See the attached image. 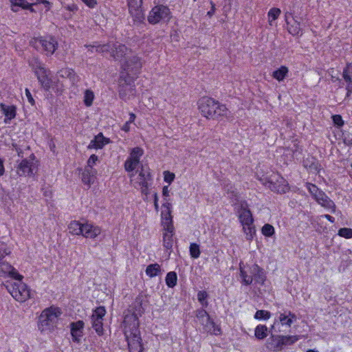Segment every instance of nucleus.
<instances>
[{"label": "nucleus", "mask_w": 352, "mask_h": 352, "mask_svg": "<svg viewBox=\"0 0 352 352\" xmlns=\"http://www.w3.org/2000/svg\"><path fill=\"white\" fill-rule=\"evenodd\" d=\"M228 194L229 198L232 200V206L238 213L240 223L242 226H250L254 223L252 214L249 209V206L245 200H239L238 192L235 190L232 184H229L224 186Z\"/></svg>", "instance_id": "nucleus-1"}, {"label": "nucleus", "mask_w": 352, "mask_h": 352, "mask_svg": "<svg viewBox=\"0 0 352 352\" xmlns=\"http://www.w3.org/2000/svg\"><path fill=\"white\" fill-rule=\"evenodd\" d=\"M199 109L202 116L208 119H219L227 117L229 113L225 104L210 97H204L199 101Z\"/></svg>", "instance_id": "nucleus-2"}, {"label": "nucleus", "mask_w": 352, "mask_h": 352, "mask_svg": "<svg viewBox=\"0 0 352 352\" xmlns=\"http://www.w3.org/2000/svg\"><path fill=\"white\" fill-rule=\"evenodd\" d=\"M241 283L242 285L248 286L251 284H258L263 285L266 280L265 271L257 264L245 267L242 262L239 264Z\"/></svg>", "instance_id": "nucleus-3"}, {"label": "nucleus", "mask_w": 352, "mask_h": 352, "mask_svg": "<svg viewBox=\"0 0 352 352\" xmlns=\"http://www.w3.org/2000/svg\"><path fill=\"white\" fill-rule=\"evenodd\" d=\"M96 47V52L102 54H109L110 58L114 60H119L131 52L125 45L118 41H109L105 44L96 43L92 46Z\"/></svg>", "instance_id": "nucleus-4"}, {"label": "nucleus", "mask_w": 352, "mask_h": 352, "mask_svg": "<svg viewBox=\"0 0 352 352\" xmlns=\"http://www.w3.org/2000/svg\"><path fill=\"white\" fill-rule=\"evenodd\" d=\"M61 314L62 311L58 307H50L43 310L38 318V329L41 332L54 329Z\"/></svg>", "instance_id": "nucleus-5"}, {"label": "nucleus", "mask_w": 352, "mask_h": 352, "mask_svg": "<svg viewBox=\"0 0 352 352\" xmlns=\"http://www.w3.org/2000/svg\"><path fill=\"white\" fill-rule=\"evenodd\" d=\"M270 336L266 342L267 348L274 352H278L286 346L292 345L299 340L298 336H280L270 329Z\"/></svg>", "instance_id": "nucleus-6"}, {"label": "nucleus", "mask_w": 352, "mask_h": 352, "mask_svg": "<svg viewBox=\"0 0 352 352\" xmlns=\"http://www.w3.org/2000/svg\"><path fill=\"white\" fill-rule=\"evenodd\" d=\"M30 45L38 51H41L47 56L52 55L58 48V41L52 36L34 38Z\"/></svg>", "instance_id": "nucleus-7"}, {"label": "nucleus", "mask_w": 352, "mask_h": 352, "mask_svg": "<svg viewBox=\"0 0 352 352\" xmlns=\"http://www.w3.org/2000/svg\"><path fill=\"white\" fill-rule=\"evenodd\" d=\"M7 289L12 296L19 302H25L32 298L31 289L21 280L7 286Z\"/></svg>", "instance_id": "nucleus-8"}, {"label": "nucleus", "mask_w": 352, "mask_h": 352, "mask_svg": "<svg viewBox=\"0 0 352 352\" xmlns=\"http://www.w3.org/2000/svg\"><path fill=\"white\" fill-rule=\"evenodd\" d=\"M142 64L140 58L137 56H132L127 58L122 64L121 74L127 78L133 80L140 73Z\"/></svg>", "instance_id": "nucleus-9"}, {"label": "nucleus", "mask_w": 352, "mask_h": 352, "mask_svg": "<svg viewBox=\"0 0 352 352\" xmlns=\"http://www.w3.org/2000/svg\"><path fill=\"white\" fill-rule=\"evenodd\" d=\"M171 18V12L169 8L162 4L154 6L149 12L148 21L155 25L160 21H168Z\"/></svg>", "instance_id": "nucleus-10"}, {"label": "nucleus", "mask_w": 352, "mask_h": 352, "mask_svg": "<svg viewBox=\"0 0 352 352\" xmlns=\"http://www.w3.org/2000/svg\"><path fill=\"white\" fill-rule=\"evenodd\" d=\"M38 170V161L35 155L31 154L28 158L23 159L17 166V174L22 177L34 175Z\"/></svg>", "instance_id": "nucleus-11"}, {"label": "nucleus", "mask_w": 352, "mask_h": 352, "mask_svg": "<svg viewBox=\"0 0 352 352\" xmlns=\"http://www.w3.org/2000/svg\"><path fill=\"white\" fill-rule=\"evenodd\" d=\"M267 187L273 192L285 194L289 190L287 181L280 175H271L266 182Z\"/></svg>", "instance_id": "nucleus-12"}, {"label": "nucleus", "mask_w": 352, "mask_h": 352, "mask_svg": "<svg viewBox=\"0 0 352 352\" xmlns=\"http://www.w3.org/2000/svg\"><path fill=\"white\" fill-rule=\"evenodd\" d=\"M105 314V307L99 306L93 310L92 315L91 316V327L99 336L104 334L103 320Z\"/></svg>", "instance_id": "nucleus-13"}, {"label": "nucleus", "mask_w": 352, "mask_h": 352, "mask_svg": "<svg viewBox=\"0 0 352 352\" xmlns=\"http://www.w3.org/2000/svg\"><path fill=\"white\" fill-rule=\"evenodd\" d=\"M124 336L129 352H143L144 346L140 329H135L134 332H124Z\"/></svg>", "instance_id": "nucleus-14"}, {"label": "nucleus", "mask_w": 352, "mask_h": 352, "mask_svg": "<svg viewBox=\"0 0 352 352\" xmlns=\"http://www.w3.org/2000/svg\"><path fill=\"white\" fill-rule=\"evenodd\" d=\"M297 320L295 314L289 310H284L283 313H280L277 318L274 319V324L272 325V331L275 333H280V330L277 329V325H285L287 327H291L294 321Z\"/></svg>", "instance_id": "nucleus-15"}, {"label": "nucleus", "mask_w": 352, "mask_h": 352, "mask_svg": "<svg viewBox=\"0 0 352 352\" xmlns=\"http://www.w3.org/2000/svg\"><path fill=\"white\" fill-rule=\"evenodd\" d=\"M131 81H133L131 78L124 76L123 73L120 74L118 93L120 98L124 100L128 99L130 95L134 94V85H131Z\"/></svg>", "instance_id": "nucleus-16"}, {"label": "nucleus", "mask_w": 352, "mask_h": 352, "mask_svg": "<svg viewBox=\"0 0 352 352\" xmlns=\"http://www.w3.org/2000/svg\"><path fill=\"white\" fill-rule=\"evenodd\" d=\"M35 74L42 87L45 91H50L53 87V82L50 78V71L43 67L41 64L35 69Z\"/></svg>", "instance_id": "nucleus-17"}, {"label": "nucleus", "mask_w": 352, "mask_h": 352, "mask_svg": "<svg viewBox=\"0 0 352 352\" xmlns=\"http://www.w3.org/2000/svg\"><path fill=\"white\" fill-rule=\"evenodd\" d=\"M142 1L143 0H127L129 13L135 21L141 22L144 19Z\"/></svg>", "instance_id": "nucleus-18"}, {"label": "nucleus", "mask_w": 352, "mask_h": 352, "mask_svg": "<svg viewBox=\"0 0 352 352\" xmlns=\"http://www.w3.org/2000/svg\"><path fill=\"white\" fill-rule=\"evenodd\" d=\"M139 318L140 316L133 312H128L125 314L123 322L125 327L124 332H134L135 329H139Z\"/></svg>", "instance_id": "nucleus-19"}, {"label": "nucleus", "mask_w": 352, "mask_h": 352, "mask_svg": "<svg viewBox=\"0 0 352 352\" xmlns=\"http://www.w3.org/2000/svg\"><path fill=\"white\" fill-rule=\"evenodd\" d=\"M85 323L82 320H78L70 323V332L74 342L80 343L83 336Z\"/></svg>", "instance_id": "nucleus-20"}, {"label": "nucleus", "mask_w": 352, "mask_h": 352, "mask_svg": "<svg viewBox=\"0 0 352 352\" xmlns=\"http://www.w3.org/2000/svg\"><path fill=\"white\" fill-rule=\"evenodd\" d=\"M82 228V235L85 238L96 239L102 232L100 227L89 222H85Z\"/></svg>", "instance_id": "nucleus-21"}, {"label": "nucleus", "mask_w": 352, "mask_h": 352, "mask_svg": "<svg viewBox=\"0 0 352 352\" xmlns=\"http://www.w3.org/2000/svg\"><path fill=\"white\" fill-rule=\"evenodd\" d=\"M111 140L108 138H105L102 133H99L95 135L94 138L91 140L87 146L88 149H102L105 145L109 144Z\"/></svg>", "instance_id": "nucleus-22"}, {"label": "nucleus", "mask_w": 352, "mask_h": 352, "mask_svg": "<svg viewBox=\"0 0 352 352\" xmlns=\"http://www.w3.org/2000/svg\"><path fill=\"white\" fill-rule=\"evenodd\" d=\"M0 273L3 274H8L10 276L13 277L19 280H21L23 278V276L17 272L16 269L12 265L3 260L0 261Z\"/></svg>", "instance_id": "nucleus-23"}, {"label": "nucleus", "mask_w": 352, "mask_h": 352, "mask_svg": "<svg viewBox=\"0 0 352 352\" xmlns=\"http://www.w3.org/2000/svg\"><path fill=\"white\" fill-rule=\"evenodd\" d=\"M144 302V296L142 294H139L133 302V303L130 305L129 308L127 310V312H133L138 315V316L141 317L142 314L144 313V308L143 307Z\"/></svg>", "instance_id": "nucleus-24"}, {"label": "nucleus", "mask_w": 352, "mask_h": 352, "mask_svg": "<svg viewBox=\"0 0 352 352\" xmlns=\"http://www.w3.org/2000/svg\"><path fill=\"white\" fill-rule=\"evenodd\" d=\"M314 199L322 206L331 209L332 212H335L336 204L323 191L318 192V195L314 197Z\"/></svg>", "instance_id": "nucleus-25"}, {"label": "nucleus", "mask_w": 352, "mask_h": 352, "mask_svg": "<svg viewBox=\"0 0 352 352\" xmlns=\"http://www.w3.org/2000/svg\"><path fill=\"white\" fill-rule=\"evenodd\" d=\"M0 109L5 116L4 122L10 124V121L16 117V107L14 105H7L4 103H0Z\"/></svg>", "instance_id": "nucleus-26"}, {"label": "nucleus", "mask_w": 352, "mask_h": 352, "mask_svg": "<svg viewBox=\"0 0 352 352\" xmlns=\"http://www.w3.org/2000/svg\"><path fill=\"white\" fill-rule=\"evenodd\" d=\"M175 234L174 227H164L163 228V246L167 250H171L173 245V236Z\"/></svg>", "instance_id": "nucleus-27"}, {"label": "nucleus", "mask_w": 352, "mask_h": 352, "mask_svg": "<svg viewBox=\"0 0 352 352\" xmlns=\"http://www.w3.org/2000/svg\"><path fill=\"white\" fill-rule=\"evenodd\" d=\"M289 16H292V13L287 12L285 14V21L287 24L288 25V32L289 34H292L293 36H301L302 34V30L300 28V23L297 21L296 20L294 19V23L292 24H290L289 21Z\"/></svg>", "instance_id": "nucleus-28"}, {"label": "nucleus", "mask_w": 352, "mask_h": 352, "mask_svg": "<svg viewBox=\"0 0 352 352\" xmlns=\"http://www.w3.org/2000/svg\"><path fill=\"white\" fill-rule=\"evenodd\" d=\"M97 170L94 168H85L82 173V182L90 186L95 182Z\"/></svg>", "instance_id": "nucleus-29"}, {"label": "nucleus", "mask_w": 352, "mask_h": 352, "mask_svg": "<svg viewBox=\"0 0 352 352\" xmlns=\"http://www.w3.org/2000/svg\"><path fill=\"white\" fill-rule=\"evenodd\" d=\"M12 4V10L14 12L19 11V8H22L25 10H29L34 12L32 4L29 3L26 0H10Z\"/></svg>", "instance_id": "nucleus-30"}, {"label": "nucleus", "mask_w": 352, "mask_h": 352, "mask_svg": "<svg viewBox=\"0 0 352 352\" xmlns=\"http://www.w3.org/2000/svg\"><path fill=\"white\" fill-rule=\"evenodd\" d=\"M303 165L311 172L319 173L320 165L318 161L314 157L307 158L303 161Z\"/></svg>", "instance_id": "nucleus-31"}, {"label": "nucleus", "mask_w": 352, "mask_h": 352, "mask_svg": "<svg viewBox=\"0 0 352 352\" xmlns=\"http://www.w3.org/2000/svg\"><path fill=\"white\" fill-rule=\"evenodd\" d=\"M204 329L206 332L212 335L219 336L221 334V327L217 325L212 318L205 323Z\"/></svg>", "instance_id": "nucleus-32"}, {"label": "nucleus", "mask_w": 352, "mask_h": 352, "mask_svg": "<svg viewBox=\"0 0 352 352\" xmlns=\"http://www.w3.org/2000/svg\"><path fill=\"white\" fill-rule=\"evenodd\" d=\"M171 212V210L169 209H162L161 212L162 224L163 227H167V229H168V227L170 228L171 227H174Z\"/></svg>", "instance_id": "nucleus-33"}, {"label": "nucleus", "mask_w": 352, "mask_h": 352, "mask_svg": "<svg viewBox=\"0 0 352 352\" xmlns=\"http://www.w3.org/2000/svg\"><path fill=\"white\" fill-rule=\"evenodd\" d=\"M84 223L78 221H72L68 226L69 232L73 235H82Z\"/></svg>", "instance_id": "nucleus-34"}, {"label": "nucleus", "mask_w": 352, "mask_h": 352, "mask_svg": "<svg viewBox=\"0 0 352 352\" xmlns=\"http://www.w3.org/2000/svg\"><path fill=\"white\" fill-rule=\"evenodd\" d=\"M146 274L153 278L162 274L161 266L158 263L150 264L146 267Z\"/></svg>", "instance_id": "nucleus-35"}, {"label": "nucleus", "mask_w": 352, "mask_h": 352, "mask_svg": "<svg viewBox=\"0 0 352 352\" xmlns=\"http://www.w3.org/2000/svg\"><path fill=\"white\" fill-rule=\"evenodd\" d=\"M270 333V330L265 324H258L254 329V336L258 340L265 339Z\"/></svg>", "instance_id": "nucleus-36"}, {"label": "nucleus", "mask_w": 352, "mask_h": 352, "mask_svg": "<svg viewBox=\"0 0 352 352\" xmlns=\"http://www.w3.org/2000/svg\"><path fill=\"white\" fill-rule=\"evenodd\" d=\"M342 78L346 82V89L352 90V72L351 69H348V63L343 69Z\"/></svg>", "instance_id": "nucleus-37"}, {"label": "nucleus", "mask_w": 352, "mask_h": 352, "mask_svg": "<svg viewBox=\"0 0 352 352\" xmlns=\"http://www.w3.org/2000/svg\"><path fill=\"white\" fill-rule=\"evenodd\" d=\"M288 72L289 69L286 66H281L276 70L274 71L272 76L274 78L280 82L285 78Z\"/></svg>", "instance_id": "nucleus-38"}, {"label": "nucleus", "mask_w": 352, "mask_h": 352, "mask_svg": "<svg viewBox=\"0 0 352 352\" xmlns=\"http://www.w3.org/2000/svg\"><path fill=\"white\" fill-rule=\"evenodd\" d=\"M195 316L203 326L211 318L208 312L203 308L197 309L195 311Z\"/></svg>", "instance_id": "nucleus-39"}, {"label": "nucleus", "mask_w": 352, "mask_h": 352, "mask_svg": "<svg viewBox=\"0 0 352 352\" xmlns=\"http://www.w3.org/2000/svg\"><path fill=\"white\" fill-rule=\"evenodd\" d=\"M143 155L144 150L139 146H136L131 150L129 158L140 164V158Z\"/></svg>", "instance_id": "nucleus-40"}, {"label": "nucleus", "mask_w": 352, "mask_h": 352, "mask_svg": "<svg viewBox=\"0 0 352 352\" xmlns=\"http://www.w3.org/2000/svg\"><path fill=\"white\" fill-rule=\"evenodd\" d=\"M165 281L166 285L169 288H173L175 286H176L177 283V275L175 272H169L167 273Z\"/></svg>", "instance_id": "nucleus-41"}, {"label": "nucleus", "mask_w": 352, "mask_h": 352, "mask_svg": "<svg viewBox=\"0 0 352 352\" xmlns=\"http://www.w3.org/2000/svg\"><path fill=\"white\" fill-rule=\"evenodd\" d=\"M243 230L245 234V238L248 241H252L256 235V229L254 223L250 226L243 225Z\"/></svg>", "instance_id": "nucleus-42"}, {"label": "nucleus", "mask_w": 352, "mask_h": 352, "mask_svg": "<svg viewBox=\"0 0 352 352\" xmlns=\"http://www.w3.org/2000/svg\"><path fill=\"white\" fill-rule=\"evenodd\" d=\"M208 297L209 296L206 291H199L197 293V300L201 305L202 307L206 308L208 306Z\"/></svg>", "instance_id": "nucleus-43"}, {"label": "nucleus", "mask_w": 352, "mask_h": 352, "mask_svg": "<svg viewBox=\"0 0 352 352\" xmlns=\"http://www.w3.org/2000/svg\"><path fill=\"white\" fill-rule=\"evenodd\" d=\"M95 96L94 92L90 89H86L84 94V103L87 107H91L93 104Z\"/></svg>", "instance_id": "nucleus-44"}, {"label": "nucleus", "mask_w": 352, "mask_h": 352, "mask_svg": "<svg viewBox=\"0 0 352 352\" xmlns=\"http://www.w3.org/2000/svg\"><path fill=\"white\" fill-rule=\"evenodd\" d=\"M190 255L193 258H197L200 256L201 251L199 245L196 243H192L189 247Z\"/></svg>", "instance_id": "nucleus-45"}, {"label": "nucleus", "mask_w": 352, "mask_h": 352, "mask_svg": "<svg viewBox=\"0 0 352 352\" xmlns=\"http://www.w3.org/2000/svg\"><path fill=\"white\" fill-rule=\"evenodd\" d=\"M272 314L267 310H258L254 314V318L256 320H267L270 318Z\"/></svg>", "instance_id": "nucleus-46"}, {"label": "nucleus", "mask_w": 352, "mask_h": 352, "mask_svg": "<svg viewBox=\"0 0 352 352\" xmlns=\"http://www.w3.org/2000/svg\"><path fill=\"white\" fill-rule=\"evenodd\" d=\"M140 177V185H142V182L148 183L149 181L151 180V175L149 171L145 170L143 168H142L141 170L139 173Z\"/></svg>", "instance_id": "nucleus-47"}, {"label": "nucleus", "mask_w": 352, "mask_h": 352, "mask_svg": "<svg viewBox=\"0 0 352 352\" xmlns=\"http://www.w3.org/2000/svg\"><path fill=\"white\" fill-rule=\"evenodd\" d=\"M10 253L11 250L8 245L3 241H0V261L3 260L6 256L10 255Z\"/></svg>", "instance_id": "nucleus-48"}, {"label": "nucleus", "mask_w": 352, "mask_h": 352, "mask_svg": "<svg viewBox=\"0 0 352 352\" xmlns=\"http://www.w3.org/2000/svg\"><path fill=\"white\" fill-rule=\"evenodd\" d=\"M139 165V164L135 161H133L130 158H127L124 162V169L126 172L133 171Z\"/></svg>", "instance_id": "nucleus-49"}, {"label": "nucleus", "mask_w": 352, "mask_h": 352, "mask_svg": "<svg viewBox=\"0 0 352 352\" xmlns=\"http://www.w3.org/2000/svg\"><path fill=\"white\" fill-rule=\"evenodd\" d=\"M261 232L264 236L267 237L272 236L275 232L274 228L269 223H266L263 226Z\"/></svg>", "instance_id": "nucleus-50"}, {"label": "nucleus", "mask_w": 352, "mask_h": 352, "mask_svg": "<svg viewBox=\"0 0 352 352\" xmlns=\"http://www.w3.org/2000/svg\"><path fill=\"white\" fill-rule=\"evenodd\" d=\"M338 234L340 236L344 237L345 239H351L352 238V229L349 228H342L338 230Z\"/></svg>", "instance_id": "nucleus-51"}, {"label": "nucleus", "mask_w": 352, "mask_h": 352, "mask_svg": "<svg viewBox=\"0 0 352 352\" xmlns=\"http://www.w3.org/2000/svg\"><path fill=\"white\" fill-rule=\"evenodd\" d=\"M280 14V10L279 8H273L268 12L269 21L271 23L272 21L276 20Z\"/></svg>", "instance_id": "nucleus-52"}, {"label": "nucleus", "mask_w": 352, "mask_h": 352, "mask_svg": "<svg viewBox=\"0 0 352 352\" xmlns=\"http://www.w3.org/2000/svg\"><path fill=\"white\" fill-rule=\"evenodd\" d=\"M306 187L308 190V191L310 192L311 196L314 198L318 195V192H320L321 190H320L316 185L311 184V183H307Z\"/></svg>", "instance_id": "nucleus-53"}, {"label": "nucleus", "mask_w": 352, "mask_h": 352, "mask_svg": "<svg viewBox=\"0 0 352 352\" xmlns=\"http://www.w3.org/2000/svg\"><path fill=\"white\" fill-rule=\"evenodd\" d=\"M98 161V157L95 154H92L88 159L87 166L85 168H94V166L96 164Z\"/></svg>", "instance_id": "nucleus-54"}, {"label": "nucleus", "mask_w": 352, "mask_h": 352, "mask_svg": "<svg viewBox=\"0 0 352 352\" xmlns=\"http://www.w3.org/2000/svg\"><path fill=\"white\" fill-rule=\"evenodd\" d=\"M175 179V174L168 170L164 172V179L169 184L173 182Z\"/></svg>", "instance_id": "nucleus-55"}, {"label": "nucleus", "mask_w": 352, "mask_h": 352, "mask_svg": "<svg viewBox=\"0 0 352 352\" xmlns=\"http://www.w3.org/2000/svg\"><path fill=\"white\" fill-rule=\"evenodd\" d=\"M332 119L335 125L338 126H342L344 125V121L340 115H334L332 116Z\"/></svg>", "instance_id": "nucleus-56"}, {"label": "nucleus", "mask_w": 352, "mask_h": 352, "mask_svg": "<svg viewBox=\"0 0 352 352\" xmlns=\"http://www.w3.org/2000/svg\"><path fill=\"white\" fill-rule=\"evenodd\" d=\"M65 74L67 75L68 78H70L72 81H75L78 76L75 74V72L72 69H67L65 71Z\"/></svg>", "instance_id": "nucleus-57"}, {"label": "nucleus", "mask_w": 352, "mask_h": 352, "mask_svg": "<svg viewBox=\"0 0 352 352\" xmlns=\"http://www.w3.org/2000/svg\"><path fill=\"white\" fill-rule=\"evenodd\" d=\"M140 186L142 188V190H141L142 193L145 195H148V194L149 193V190H148L149 184L146 183V182H142V185H140Z\"/></svg>", "instance_id": "nucleus-58"}, {"label": "nucleus", "mask_w": 352, "mask_h": 352, "mask_svg": "<svg viewBox=\"0 0 352 352\" xmlns=\"http://www.w3.org/2000/svg\"><path fill=\"white\" fill-rule=\"evenodd\" d=\"M25 95L27 96L28 102L32 104H34V100L28 89H25Z\"/></svg>", "instance_id": "nucleus-59"}, {"label": "nucleus", "mask_w": 352, "mask_h": 352, "mask_svg": "<svg viewBox=\"0 0 352 352\" xmlns=\"http://www.w3.org/2000/svg\"><path fill=\"white\" fill-rule=\"evenodd\" d=\"M171 208H172L171 203H170L169 201L166 198H164V202L162 204V209L171 210Z\"/></svg>", "instance_id": "nucleus-60"}, {"label": "nucleus", "mask_w": 352, "mask_h": 352, "mask_svg": "<svg viewBox=\"0 0 352 352\" xmlns=\"http://www.w3.org/2000/svg\"><path fill=\"white\" fill-rule=\"evenodd\" d=\"M169 189H168V186H165L163 187V189H162V195L164 197V198L167 197L169 196Z\"/></svg>", "instance_id": "nucleus-61"}, {"label": "nucleus", "mask_w": 352, "mask_h": 352, "mask_svg": "<svg viewBox=\"0 0 352 352\" xmlns=\"http://www.w3.org/2000/svg\"><path fill=\"white\" fill-rule=\"evenodd\" d=\"M5 173V167L3 164V161L0 158V177L3 176Z\"/></svg>", "instance_id": "nucleus-62"}, {"label": "nucleus", "mask_w": 352, "mask_h": 352, "mask_svg": "<svg viewBox=\"0 0 352 352\" xmlns=\"http://www.w3.org/2000/svg\"><path fill=\"white\" fill-rule=\"evenodd\" d=\"M130 124L131 123L128 121L124 123V124L122 127V130L125 132H129L130 131Z\"/></svg>", "instance_id": "nucleus-63"}, {"label": "nucleus", "mask_w": 352, "mask_h": 352, "mask_svg": "<svg viewBox=\"0 0 352 352\" xmlns=\"http://www.w3.org/2000/svg\"><path fill=\"white\" fill-rule=\"evenodd\" d=\"M211 5H212V8H211V10H209L207 13V14L209 16H212L214 14V11H215V5L214 3H213L212 1L210 2Z\"/></svg>", "instance_id": "nucleus-64"}]
</instances>
